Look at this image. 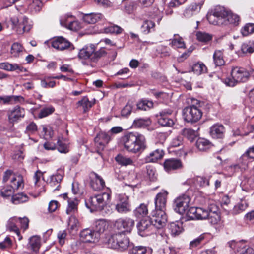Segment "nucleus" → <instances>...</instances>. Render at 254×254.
Returning a JSON list of instances; mask_svg holds the SVG:
<instances>
[{
	"label": "nucleus",
	"mask_w": 254,
	"mask_h": 254,
	"mask_svg": "<svg viewBox=\"0 0 254 254\" xmlns=\"http://www.w3.org/2000/svg\"><path fill=\"white\" fill-rule=\"evenodd\" d=\"M121 144L128 152L140 154L147 148L145 136L137 132H128L121 138Z\"/></svg>",
	"instance_id": "nucleus-1"
},
{
	"label": "nucleus",
	"mask_w": 254,
	"mask_h": 254,
	"mask_svg": "<svg viewBox=\"0 0 254 254\" xmlns=\"http://www.w3.org/2000/svg\"><path fill=\"white\" fill-rule=\"evenodd\" d=\"M96 49V47L94 44L87 45L80 50L78 57L80 59L97 62L101 58L106 56L107 52L105 48H101L98 50Z\"/></svg>",
	"instance_id": "nucleus-2"
},
{
	"label": "nucleus",
	"mask_w": 254,
	"mask_h": 254,
	"mask_svg": "<svg viewBox=\"0 0 254 254\" xmlns=\"http://www.w3.org/2000/svg\"><path fill=\"white\" fill-rule=\"evenodd\" d=\"M110 197V192L102 193L90 196L88 199H86L85 205L91 212L100 211L109 202Z\"/></svg>",
	"instance_id": "nucleus-3"
},
{
	"label": "nucleus",
	"mask_w": 254,
	"mask_h": 254,
	"mask_svg": "<svg viewBox=\"0 0 254 254\" xmlns=\"http://www.w3.org/2000/svg\"><path fill=\"white\" fill-rule=\"evenodd\" d=\"M231 76V78H226L224 82L227 85L233 87L237 83L247 81L249 73L245 68L236 66L232 68Z\"/></svg>",
	"instance_id": "nucleus-4"
},
{
	"label": "nucleus",
	"mask_w": 254,
	"mask_h": 254,
	"mask_svg": "<svg viewBox=\"0 0 254 254\" xmlns=\"http://www.w3.org/2000/svg\"><path fill=\"white\" fill-rule=\"evenodd\" d=\"M108 245L112 249L123 251L128 248L130 241L125 234L115 233L109 238Z\"/></svg>",
	"instance_id": "nucleus-5"
},
{
	"label": "nucleus",
	"mask_w": 254,
	"mask_h": 254,
	"mask_svg": "<svg viewBox=\"0 0 254 254\" xmlns=\"http://www.w3.org/2000/svg\"><path fill=\"white\" fill-rule=\"evenodd\" d=\"M134 225V220L128 217L118 218L113 223L114 228L118 231L117 233L125 235L131 232Z\"/></svg>",
	"instance_id": "nucleus-6"
},
{
	"label": "nucleus",
	"mask_w": 254,
	"mask_h": 254,
	"mask_svg": "<svg viewBox=\"0 0 254 254\" xmlns=\"http://www.w3.org/2000/svg\"><path fill=\"white\" fill-rule=\"evenodd\" d=\"M226 15V10L224 7L217 6L208 13L207 18L210 24L215 25H224L225 21L224 18Z\"/></svg>",
	"instance_id": "nucleus-7"
},
{
	"label": "nucleus",
	"mask_w": 254,
	"mask_h": 254,
	"mask_svg": "<svg viewBox=\"0 0 254 254\" xmlns=\"http://www.w3.org/2000/svg\"><path fill=\"white\" fill-rule=\"evenodd\" d=\"M3 182L9 184L16 190L23 189L24 185L23 176L21 175L15 174L10 170H7L4 172Z\"/></svg>",
	"instance_id": "nucleus-8"
},
{
	"label": "nucleus",
	"mask_w": 254,
	"mask_h": 254,
	"mask_svg": "<svg viewBox=\"0 0 254 254\" xmlns=\"http://www.w3.org/2000/svg\"><path fill=\"white\" fill-rule=\"evenodd\" d=\"M249 159H254V145L249 147L241 156L239 160V163L229 167L230 171L233 169L235 172L242 171L247 167Z\"/></svg>",
	"instance_id": "nucleus-9"
},
{
	"label": "nucleus",
	"mask_w": 254,
	"mask_h": 254,
	"mask_svg": "<svg viewBox=\"0 0 254 254\" xmlns=\"http://www.w3.org/2000/svg\"><path fill=\"white\" fill-rule=\"evenodd\" d=\"M190 198L187 195L183 194L178 196L174 201V210L180 214H185L190 206Z\"/></svg>",
	"instance_id": "nucleus-10"
},
{
	"label": "nucleus",
	"mask_w": 254,
	"mask_h": 254,
	"mask_svg": "<svg viewBox=\"0 0 254 254\" xmlns=\"http://www.w3.org/2000/svg\"><path fill=\"white\" fill-rule=\"evenodd\" d=\"M202 114L200 108L185 107L183 110L184 120L188 123L198 122L201 118Z\"/></svg>",
	"instance_id": "nucleus-11"
},
{
	"label": "nucleus",
	"mask_w": 254,
	"mask_h": 254,
	"mask_svg": "<svg viewBox=\"0 0 254 254\" xmlns=\"http://www.w3.org/2000/svg\"><path fill=\"white\" fill-rule=\"evenodd\" d=\"M228 245L231 249L235 250L236 254H254V250L248 247L243 241H231Z\"/></svg>",
	"instance_id": "nucleus-12"
},
{
	"label": "nucleus",
	"mask_w": 254,
	"mask_h": 254,
	"mask_svg": "<svg viewBox=\"0 0 254 254\" xmlns=\"http://www.w3.org/2000/svg\"><path fill=\"white\" fill-rule=\"evenodd\" d=\"M80 240L84 243H96L100 240V237L97 233L90 228L84 229L80 233Z\"/></svg>",
	"instance_id": "nucleus-13"
},
{
	"label": "nucleus",
	"mask_w": 254,
	"mask_h": 254,
	"mask_svg": "<svg viewBox=\"0 0 254 254\" xmlns=\"http://www.w3.org/2000/svg\"><path fill=\"white\" fill-rule=\"evenodd\" d=\"M116 210L120 213H126L131 211V205L128 196L125 195H119Z\"/></svg>",
	"instance_id": "nucleus-14"
},
{
	"label": "nucleus",
	"mask_w": 254,
	"mask_h": 254,
	"mask_svg": "<svg viewBox=\"0 0 254 254\" xmlns=\"http://www.w3.org/2000/svg\"><path fill=\"white\" fill-rule=\"evenodd\" d=\"M25 110L19 106H16L7 112L8 121L10 123L14 124L20 120L25 116Z\"/></svg>",
	"instance_id": "nucleus-15"
},
{
	"label": "nucleus",
	"mask_w": 254,
	"mask_h": 254,
	"mask_svg": "<svg viewBox=\"0 0 254 254\" xmlns=\"http://www.w3.org/2000/svg\"><path fill=\"white\" fill-rule=\"evenodd\" d=\"M153 228L160 229L165 225L167 216L165 212L156 211V213L149 218Z\"/></svg>",
	"instance_id": "nucleus-16"
},
{
	"label": "nucleus",
	"mask_w": 254,
	"mask_h": 254,
	"mask_svg": "<svg viewBox=\"0 0 254 254\" xmlns=\"http://www.w3.org/2000/svg\"><path fill=\"white\" fill-rule=\"evenodd\" d=\"M137 228L139 235L142 237L152 234L154 228L149 218L141 220L137 225Z\"/></svg>",
	"instance_id": "nucleus-17"
},
{
	"label": "nucleus",
	"mask_w": 254,
	"mask_h": 254,
	"mask_svg": "<svg viewBox=\"0 0 254 254\" xmlns=\"http://www.w3.org/2000/svg\"><path fill=\"white\" fill-rule=\"evenodd\" d=\"M111 140V135L105 132H100L94 139L95 146L99 150H103Z\"/></svg>",
	"instance_id": "nucleus-18"
},
{
	"label": "nucleus",
	"mask_w": 254,
	"mask_h": 254,
	"mask_svg": "<svg viewBox=\"0 0 254 254\" xmlns=\"http://www.w3.org/2000/svg\"><path fill=\"white\" fill-rule=\"evenodd\" d=\"M167 195L168 192L165 190H162L156 195L155 199V205L156 211H165Z\"/></svg>",
	"instance_id": "nucleus-19"
},
{
	"label": "nucleus",
	"mask_w": 254,
	"mask_h": 254,
	"mask_svg": "<svg viewBox=\"0 0 254 254\" xmlns=\"http://www.w3.org/2000/svg\"><path fill=\"white\" fill-rule=\"evenodd\" d=\"M172 113V110L166 109L160 112L157 115L159 124L162 126H171L173 125V121L169 118Z\"/></svg>",
	"instance_id": "nucleus-20"
},
{
	"label": "nucleus",
	"mask_w": 254,
	"mask_h": 254,
	"mask_svg": "<svg viewBox=\"0 0 254 254\" xmlns=\"http://www.w3.org/2000/svg\"><path fill=\"white\" fill-rule=\"evenodd\" d=\"M165 170L170 172L172 171L180 169L182 167V163L179 159L176 158H170L166 159L164 162Z\"/></svg>",
	"instance_id": "nucleus-21"
},
{
	"label": "nucleus",
	"mask_w": 254,
	"mask_h": 254,
	"mask_svg": "<svg viewBox=\"0 0 254 254\" xmlns=\"http://www.w3.org/2000/svg\"><path fill=\"white\" fill-rule=\"evenodd\" d=\"M208 219L209 223L212 225H216L220 222L221 220L220 212L218 208L215 205H211L209 207Z\"/></svg>",
	"instance_id": "nucleus-22"
},
{
	"label": "nucleus",
	"mask_w": 254,
	"mask_h": 254,
	"mask_svg": "<svg viewBox=\"0 0 254 254\" xmlns=\"http://www.w3.org/2000/svg\"><path fill=\"white\" fill-rule=\"evenodd\" d=\"M18 222H19L18 218L17 217H11L7 221L6 227L10 231L15 232L17 236L18 240L20 241L22 239V236L21 235L19 229L17 225Z\"/></svg>",
	"instance_id": "nucleus-23"
},
{
	"label": "nucleus",
	"mask_w": 254,
	"mask_h": 254,
	"mask_svg": "<svg viewBox=\"0 0 254 254\" xmlns=\"http://www.w3.org/2000/svg\"><path fill=\"white\" fill-rule=\"evenodd\" d=\"M70 46V43L62 37H58L52 42V46L59 50H64Z\"/></svg>",
	"instance_id": "nucleus-24"
},
{
	"label": "nucleus",
	"mask_w": 254,
	"mask_h": 254,
	"mask_svg": "<svg viewBox=\"0 0 254 254\" xmlns=\"http://www.w3.org/2000/svg\"><path fill=\"white\" fill-rule=\"evenodd\" d=\"M42 173L40 171H37L34 174L33 179L35 190L39 193L45 191L44 186V181L41 178L42 176Z\"/></svg>",
	"instance_id": "nucleus-25"
},
{
	"label": "nucleus",
	"mask_w": 254,
	"mask_h": 254,
	"mask_svg": "<svg viewBox=\"0 0 254 254\" xmlns=\"http://www.w3.org/2000/svg\"><path fill=\"white\" fill-rule=\"evenodd\" d=\"M92 179L91 181V187L95 190H99L105 186V182L103 179L97 174L93 173Z\"/></svg>",
	"instance_id": "nucleus-26"
},
{
	"label": "nucleus",
	"mask_w": 254,
	"mask_h": 254,
	"mask_svg": "<svg viewBox=\"0 0 254 254\" xmlns=\"http://www.w3.org/2000/svg\"><path fill=\"white\" fill-rule=\"evenodd\" d=\"M108 224L104 219H98L94 221L93 230L95 233H98L100 237L101 234L108 228Z\"/></svg>",
	"instance_id": "nucleus-27"
},
{
	"label": "nucleus",
	"mask_w": 254,
	"mask_h": 254,
	"mask_svg": "<svg viewBox=\"0 0 254 254\" xmlns=\"http://www.w3.org/2000/svg\"><path fill=\"white\" fill-rule=\"evenodd\" d=\"M224 127L223 126L215 124L210 128V134L214 138H220L223 136Z\"/></svg>",
	"instance_id": "nucleus-28"
},
{
	"label": "nucleus",
	"mask_w": 254,
	"mask_h": 254,
	"mask_svg": "<svg viewBox=\"0 0 254 254\" xmlns=\"http://www.w3.org/2000/svg\"><path fill=\"white\" fill-rule=\"evenodd\" d=\"M164 154V152L162 149H157L146 156L145 160L147 162H155L158 160L162 159Z\"/></svg>",
	"instance_id": "nucleus-29"
},
{
	"label": "nucleus",
	"mask_w": 254,
	"mask_h": 254,
	"mask_svg": "<svg viewBox=\"0 0 254 254\" xmlns=\"http://www.w3.org/2000/svg\"><path fill=\"white\" fill-rule=\"evenodd\" d=\"M14 21L12 22L15 25H17L19 29H22L23 32H28L32 28V24L29 21L28 19L25 16H23L21 19L20 22L18 20L14 19Z\"/></svg>",
	"instance_id": "nucleus-30"
},
{
	"label": "nucleus",
	"mask_w": 254,
	"mask_h": 254,
	"mask_svg": "<svg viewBox=\"0 0 254 254\" xmlns=\"http://www.w3.org/2000/svg\"><path fill=\"white\" fill-rule=\"evenodd\" d=\"M226 13L227 15L224 16V18L225 20L224 25H227L230 23L237 26L239 24L240 18L238 15L227 10Z\"/></svg>",
	"instance_id": "nucleus-31"
},
{
	"label": "nucleus",
	"mask_w": 254,
	"mask_h": 254,
	"mask_svg": "<svg viewBox=\"0 0 254 254\" xmlns=\"http://www.w3.org/2000/svg\"><path fill=\"white\" fill-rule=\"evenodd\" d=\"M103 15L99 13L85 14L83 16L84 21L89 24H94L100 20Z\"/></svg>",
	"instance_id": "nucleus-32"
},
{
	"label": "nucleus",
	"mask_w": 254,
	"mask_h": 254,
	"mask_svg": "<svg viewBox=\"0 0 254 254\" xmlns=\"http://www.w3.org/2000/svg\"><path fill=\"white\" fill-rule=\"evenodd\" d=\"M249 206V203L246 200H241L234 206L231 211L233 215H238L244 211Z\"/></svg>",
	"instance_id": "nucleus-33"
},
{
	"label": "nucleus",
	"mask_w": 254,
	"mask_h": 254,
	"mask_svg": "<svg viewBox=\"0 0 254 254\" xmlns=\"http://www.w3.org/2000/svg\"><path fill=\"white\" fill-rule=\"evenodd\" d=\"M69 142L65 139L59 137L57 142V148L61 153H66L69 152Z\"/></svg>",
	"instance_id": "nucleus-34"
},
{
	"label": "nucleus",
	"mask_w": 254,
	"mask_h": 254,
	"mask_svg": "<svg viewBox=\"0 0 254 254\" xmlns=\"http://www.w3.org/2000/svg\"><path fill=\"white\" fill-rule=\"evenodd\" d=\"M210 177H205L203 176H197L192 179L190 180L189 183H193L195 185L200 187H206L209 185Z\"/></svg>",
	"instance_id": "nucleus-35"
},
{
	"label": "nucleus",
	"mask_w": 254,
	"mask_h": 254,
	"mask_svg": "<svg viewBox=\"0 0 254 254\" xmlns=\"http://www.w3.org/2000/svg\"><path fill=\"white\" fill-rule=\"evenodd\" d=\"M63 175L59 173H56L51 177L50 181L48 184L52 187L54 188L55 187V188L53 189L54 191L59 190L60 187V183L63 179Z\"/></svg>",
	"instance_id": "nucleus-36"
},
{
	"label": "nucleus",
	"mask_w": 254,
	"mask_h": 254,
	"mask_svg": "<svg viewBox=\"0 0 254 254\" xmlns=\"http://www.w3.org/2000/svg\"><path fill=\"white\" fill-rule=\"evenodd\" d=\"M169 230L172 236L178 235L183 231L182 224L178 221L172 222L169 224Z\"/></svg>",
	"instance_id": "nucleus-37"
},
{
	"label": "nucleus",
	"mask_w": 254,
	"mask_h": 254,
	"mask_svg": "<svg viewBox=\"0 0 254 254\" xmlns=\"http://www.w3.org/2000/svg\"><path fill=\"white\" fill-rule=\"evenodd\" d=\"M170 45L173 48H185V44L183 38L178 35L175 34L173 38L170 40Z\"/></svg>",
	"instance_id": "nucleus-38"
},
{
	"label": "nucleus",
	"mask_w": 254,
	"mask_h": 254,
	"mask_svg": "<svg viewBox=\"0 0 254 254\" xmlns=\"http://www.w3.org/2000/svg\"><path fill=\"white\" fill-rule=\"evenodd\" d=\"M155 24L150 20H146L143 21L141 27V30L143 33L147 34L155 30Z\"/></svg>",
	"instance_id": "nucleus-39"
},
{
	"label": "nucleus",
	"mask_w": 254,
	"mask_h": 254,
	"mask_svg": "<svg viewBox=\"0 0 254 254\" xmlns=\"http://www.w3.org/2000/svg\"><path fill=\"white\" fill-rule=\"evenodd\" d=\"M29 246L31 249L35 252L38 251L41 246V239L38 236H33L29 240Z\"/></svg>",
	"instance_id": "nucleus-40"
},
{
	"label": "nucleus",
	"mask_w": 254,
	"mask_h": 254,
	"mask_svg": "<svg viewBox=\"0 0 254 254\" xmlns=\"http://www.w3.org/2000/svg\"><path fill=\"white\" fill-rule=\"evenodd\" d=\"M196 146L200 151H204L209 149L212 146V145L209 140L205 138H200L197 140Z\"/></svg>",
	"instance_id": "nucleus-41"
},
{
	"label": "nucleus",
	"mask_w": 254,
	"mask_h": 254,
	"mask_svg": "<svg viewBox=\"0 0 254 254\" xmlns=\"http://www.w3.org/2000/svg\"><path fill=\"white\" fill-rule=\"evenodd\" d=\"M151 124V121L149 119L138 118L134 120L132 127L134 128H145Z\"/></svg>",
	"instance_id": "nucleus-42"
},
{
	"label": "nucleus",
	"mask_w": 254,
	"mask_h": 254,
	"mask_svg": "<svg viewBox=\"0 0 254 254\" xmlns=\"http://www.w3.org/2000/svg\"><path fill=\"white\" fill-rule=\"evenodd\" d=\"M213 61L216 66H221L224 64L225 61L223 57V52L222 50H215L213 56Z\"/></svg>",
	"instance_id": "nucleus-43"
},
{
	"label": "nucleus",
	"mask_w": 254,
	"mask_h": 254,
	"mask_svg": "<svg viewBox=\"0 0 254 254\" xmlns=\"http://www.w3.org/2000/svg\"><path fill=\"white\" fill-rule=\"evenodd\" d=\"M148 213L147 206L144 203L141 204L134 211L135 216L138 218L146 216L148 214Z\"/></svg>",
	"instance_id": "nucleus-44"
},
{
	"label": "nucleus",
	"mask_w": 254,
	"mask_h": 254,
	"mask_svg": "<svg viewBox=\"0 0 254 254\" xmlns=\"http://www.w3.org/2000/svg\"><path fill=\"white\" fill-rule=\"evenodd\" d=\"M208 235L206 233H203L191 241L190 243V248L191 249H194L201 247L202 242L206 238V236Z\"/></svg>",
	"instance_id": "nucleus-45"
},
{
	"label": "nucleus",
	"mask_w": 254,
	"mask_h": 254,
	"mask_svg": "<svg viewBox=\"0 0 254 254\" xmlns=\"http://www.w3.org/2000/svg\"><path fill=\"white\" fill-rule=\"evenodd\" d=\"M93 103L86 97H83L77 103V107H82L84 112L88 111L92 106Z\"/></svg>",
	"instance_id": "nucleus-46"
},
{
	"label": "nucleus",
	"mask_w": 254,
	"mask_h": 254,
	"mask_svg": "<svg viewBox=\"0 0 254 254\" xmlns=\"http://www.w3.org/2000/svg\"><path fill=\"white\" fill-rule=\"evenodd\" d=\"M0 69L10 71L18 69L22 71L23 67L17 64H11L8 62H4L0 63Z\"/></svg>",
	"instance_id": "nucleus-47"
},
{
	"label": "nucleus",
	"mask_w": 254,
	"mask_h": 254,
	"mask_svg": "<svg viewBox=\"0 0 254 254\" xmlns=\"http://www.w3.org/2000/svg\"><path fill=\"white\" fill-rule=\"evenodd\" d=\"M28 199L29 197L26 194L23 193H20L13 195L11 201L14 204H19L27 202Z\"/></svg>",
	"instance_id": "nucleus-48"
},
{
	"label": "nucleus",
	"mask_w": 254,
	"mask_h": 254,
	"mask_svg": "<svg viewBox=\"0 0 254 254\" xmlns=\"http://www.w3.org/2000/svg\"><path fill=\"white\" fill-rule=\"evenodd\" d=\"M54 134V131L52 128L47 126H42V130L40 132V135L45 140L51 139Z\"/></svg>",
	"instance_id": "nucleus-49"
},
{
	"label": "nucleus",
	"mask_w": 254,
	"mask_h": 254,
	"mask_svg": "<svg viewBox=\"0 0 254 254\" xmlns=\"http://www.w3.org/2000/svg\"><path fill=\"white\" fill-rule=\"evenodd\" d=\"M153 106V103L152 101L142 99L139 101L137 104V108L139 110L146 111L150 109Z\"/></svg>",
	"instance_id": "nucleus-50"
},
{
	"label": "nucleus",
	"mask_w": 254,
	"mask_h": 254,
	"mask_svg": "<svg viewBox=\"0 0 254 254\" xmlns=\"http://www.w3.org/2000/svg\"><path fill=\"white\" fill-rule=\"evenodd\" d=\"M241 51L244 54L253 53L254 52V41H248L243 43L241 47Z\"/></svg>",
	"instance_id": "nucleus-51"
},
{
	"label": "nucleus",
	"mask_w": 254,
	"mask_h": 254,
	"mask_svg": "<svg viewBox=\"0 0 254 254\" xmlns=\"http://www.w3.org/2000/svg\"><path fill=\"white\" fill-rule=\"evenodd\" d=\"M122 4L124 6V10L128 14L133 12L136 7L135 2L132 1L124 0Z\"/></svg>",
	"instance_id": "nucleus-52"
},
{
	"label": "nucleus",
	"mask_w": 254,
	"mask_h": 254,
	"mask_svg": "<svg viewBox=\"0 0 254 254\" xmlns=\"http://www.w3.org/2000/svg\"><path fill=\"white\" fill-rule=\"evenodd\" d=\"M16 190L9 184L6 183V185L1 189L0 194L3 197L11 196Z\"/></svg>",
	"instance_id": "nucleus-53"
},
{
	"label": "nucleus",
	"mask_w": 254,
	"mask_h": 254,
	"mask_svg": "<svg viewBox=\"0 0 254 254\" xmlns=\"http://www.w3.org/2000/svg\"><path fill=\"white\" fill-rule=\"evenodd\" d=\"M192 69L194 73L200 75L206 72L207 67L203 63L198 62L193 65Z\"/></svg>",
	"instance_id": "nucleus-54"
},
{
	"label": "nucleus",
	"mask_w": 254,
	"mask_h": 254,
	"mask_svg": "<svg viewBox=\"0 0 254 254\" xmlns=\"http://www.w3.org/2000/svg\"><path fill=\"white\" fill-rule=\"evenodd\" d=\"M115 160L118 164L123 166L131 165L133 163L130 158L125 156L122 154H118L115 157Z\"/></svg>",
	"instance_id": "nucleus-55"
},
{
	"label": "nucleus",
	"mask_w": 254,
	"mask_h": 254,
	"mask_svg": "<svg viewBox=\"0 0 254 254\" xmlns=\"http://www.w3.org/2000/svg\"><path fill=\"white\" fill-rule=\"evenodd\" d=\"M68 229L71 232L77 231L79 227V223L78 219L75 217L71 216L68 220Z\"/></svg>",
	"instance_id": "nucleus-56"
},
{
	"label": "nucleus",
	"mask_w": 254,
	"mask_h": 254,
	"mask_svg": "<svg viewBox=\"0 0 254 254\" xmlns=\"http://www.w3.org/2000/svg\"><path fill=\"white\" fill-rule=\"evenodd\" d=\"M146 177L151 182L156 181L157 179V175L155 168L152 166H147L146 167Z\"/></svg>",
	"instance_id": "nucleus-57"
},
{
	"label": "nucleus",
	"mask_w": 254,
	"mask_h": 254,
	"mask_svg": "<svg viewBox=\"0 0 254 254\" xmlns=\"http://www.w3.org/2000/svg\"><path fill=\"white\" fill-rule=\"evenodd\" d=\"M198 211V207H190L185 213L187 220H196Z\"/></svg>",
	"instance_id": "nucleus-58"
},
{
	"label": "nucleus",
	"mask_w": 254,
	"mask_h": 254,
	"mask_svg": "<svg viewBox=\"0 0 254 254\" xmlns=\"http://www.w3.org/2000/svg\"><path fill=\"white\" fill-rule=\"evenodd\" d=\"M196 39L201 42L206 43L211 41L212 36L208 33L198 31L196 34Z\"/></svg>",
	"instance_id": "nucleus-59"
},
{
	"label": "nucleus",
	"mask_w": 254,
	"mask_h": 254,
	"mask_svg": "<svg viewBox=\"0 0 254 254\" xmlns=\"http://www.w3.org/2000/svg\"><path fill=\"white\" fill-rule=\"evenodd\" d=\"M182 134L190 141H193L197 136V132L190 128H185L182 131Z\"/></svg>",
	"instance_id": "nucleus-60"
},
{
	"label": "nucleus",
	"mask_w": 254,
	"mask_h": 254,
	"mask_svg": "<svg viewBox=\"0 0 254 254\" xmlns=\"http://www.w3.org/2000/svg\"><path fill=\"white\" fill-rule=\"evenodd\" d=\"M68 205L66 209L67 214H70L77 210L78 201L76 198H74L73 199H68Z\"/></svg>",
	"instance_id": "nucleus-61"
},
{
	"label": "nucleus",
	"mask_w": 254,
	"mask_h": 254,
	"mask_svg": "<svg viewBox=\"0 0 254 254\" xmlns=\"http://www.w3.org/2000/svg\"><path fill=\"white\" fill-rule=\"evenodd\" d=\"M104 31L106 33L119 34L123 32V29L117 25H112L105 28Z\"/></svg>",
	"instance_id": "nucleus-62"
},
{
	"label": "nucleus",
	"mask_w": 254,
	"mask_h": 254,
	"mask_svg": "<svg viewBox=\"0 0 254 254\" xmlns=\"http://www.w3.org/2000/svg\"><path fill=\"white\" fill-rule=\"evenodd\" d=\"M23 47L20 44L14 43L11 46V53L13 56L17 57L23 52Z\"/></svg>",
	"instance_id": "nucleus-63"
},
{
	"label": "nucleus",
	"mask_w": 254,
	"mask_h": 254,
	"mask_svg": "<svg viewBox=\"0 0 254 254\" xmlns=\"http://www.w3.org/2000/svg\"><path fill=\"white\" fill-rule=\"evenodd\" d=\"M55 111V108L52 106L50 105L46 107L42 108L39 114L38 117L40 118L46 117L52 114Z\"/></svg>",
	"instance_id": "nucleus-64"
}]
</instances>
